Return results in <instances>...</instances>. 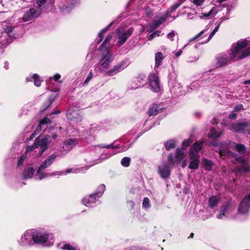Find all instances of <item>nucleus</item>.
<instances>
[{
  "label": "nucleus",
  "mask_w": 250,
  "mask_h": 250,
  "mask_svg": "<svg viewBox=\"0 0 250 250\" xmlns=\"http://www.w3.org/2000/svg\"><path fill=\"white\" fill-rule=\"evenodd\" d=\"M118 35L117 44L119 46L123 45L131 35L133 29L129 28L125 30L123 28H119L116 30Z\"/></svg>",
  "instance_id": "7"
},
{
  "label": "nucleus",
  "mask_w": 250,
  "mask_h": 250,
  "mask_svg": "<svg viewBox=\"0 0 250 250\" xmlns=\"http://www.w3.org/2000/svg\"><path fill=\"white\" fill-rule=\"evenodd\" d=\"M243 109H244L243 105L242 104H238L234 107L233 111L234 112H239Z\"/></svg>",
  "instance_id": "53"
},
{
  "label": "nucleus",
  "mask_w": 250,
  "mask_h": 250,
  "mask_svg": "<svg viewBox=\"0 0 250 250\" xmlns=\"http://www.w3.org/2000/svg\"><path fill=\"white\" fill-rule=\"evenodd\" d=\"M77 144V140L75 139L72 138L68 139L64 142V144L65 146H70L71 148L76 146Z\"/></svg>",
  "instance_id": "31"
},
{
  "label": "nucleus",
  "mask_w": 250,
  "mask_h": 250,
  "mask_svg": "<svg viewBox=\"0 0 250 250\" xmlns=\"http://www.w3.org/2000/svg\"><path fill=\"white\" fill-rule=\"evenodd\" d=\"M41 15L40 9H36L34 7L30 8L26 12L22 17L23 22H26L38 17Z\"/></svg>",
  "instance_id": "13"
},
{
  "label": "nucleus",
  "mask_w": 250,
  "mask_h": 250,
  "mask_svg": "<svg viewBox=\"0 0 250 250\" xmlns=\"http://www.w3.org/2000/svg\"><path fill=\"white\" fill-rule=\"evenodd\" d=\"M36 148H37V146L35 145V144L34 143L33 145L31 146H28L27 147L25 153L26 154L29 152V151H31Z\"/></svg>",
  "instance_id": "54"
},
{
  "label": "nucleus",
  "mask_w": 250,
  "mask_h": 250,
  "mask_svg": "<svg viewBox=\"0 0 250 250\" xmlns=\"http://www.w3.org/2000/svg\"><path fill=\"white\" fill-rule=\"evenodd\" d=\"M112 38V36L111 35H108L106 39H105V40L104 41V42H103V45H104L106 43L108 42H110V41L111 40Z\"/></svg>",
  "instance_id": "61"
},
{
  "label": "nucleus",
  "mask_w": 250,
  "mask_h": 250,
  "mask_svg": "<svg viewBox=\"0 0 250 250\" xmlns=\"http://www.w3.org/2000/svg\"><path fill=\"white\" fill-rule=\"evenodd\" d=\"M159 26V25L158 24V23L155 21H154L152 23L149 25V29L148 30V31H149L150 32H152Z\"/></svg>",
  "instance_id": "44"
},
{
  "label": "nucleus",
  "mask_w": 250,
  "mask_h": 250,
  "mask_svg": "<svg viewBox=\"0 0 250 250\" xmlns=\"http://www.w3.org/2000/svg\"><path fill=\"white\" fill-rule=\"evenodd\" d=\"M105 187L104 185H102L99 187L98 193H97V196H98V197L99 196V195L101 196L103 193L104 190H105Z\"/></svg>",
  "instance_id": "48"
},
{
  "label": "nucleus",
  "mask_w": 250,
  "mask_h": 250,
  "mask_svg": "<svg viewBox=\"0 0 250 250\" xmlns=\"http://www.w3.org/2000/svg\"><path fill=\"white\" fill-rule=\"evenodd\" d=\"M57 157V155L56 154H52L46 157L42 162L36 172V175L39 180H42L48 177V173L44 172L43 170L50 167L55 162Z\"/></svg>",
  "instance_id": "3"
},
{
  "label": "nucleus",
  "mask_w": 250,
  "mask_h": 250,
  "mask_svg": "<svg viewBox=\"0 0 250 250\" xmlns=\"http://www.w3.org/2000/svg\"><path fill=\"white\" fill-rule=\"evenodd\" d=\"M150 87L153 92H159L161 91V86L158 76L154 73L150 74L148 77Z\"/></svg>",
  "instance_id": "11"
},
{
  "label": "nucleus",
  "mask_w": 250,
  "mask_h": 250,
  "mask_svg": "<svg viewBox=\"0 0 250 250\" xmlns=\"http://www.w3.org/2000/svg\"><path fill=\"white\" fill-rule=\"evenodd\" d=\"M113 60V55L108 51L103 52L102 54L101 64L99 68L100 71L105 72Z\"/></svg>",
  "instance_id": "5"
},
{
  "label": "nucleus",
  "mask_w": 250,
  "mask_h": 250,
  "mask_svg": "<svg viewBox=\"0 0 250 250\" xmlns=\"http://www.w3.org/2000/svg\"><path fill=\"white\" fill-rule=\"evenodd\" d=\"M148 114L150 116H152L158 114V107L157 104H152L148 109Z\"/></svg>",
  "instance_id": "28"
},
{
  "label": "nucleus",
  "mask_w": 250,
  "mask_h": 250,
  "mask_svg": "<svg viewBox=\"0 0 250 250\" xmlns=\"http://www.w3.org/2000/svg\"><path fill=\"white\" fill-rule=\"evenodd\" d=\"M47 0H36V5H35L34 8L36 9H40L41 10V14L42 12V6H43L46 2Z\"/></svg>",
  "instance_id": "37"
},
{
  "label": "nucleus",
  "mask_w": 250,
  "mask_h": 250,
  "mask_svg": "<svg viewBox=\"0 0 250 250\" xmlns=\"http://www.w3.org/2000/svg\"><path fill=\"white\" fill-rule=\"evenodd\" d=\"M13 41L10 35L2 33L0 36V46L5 47L11 43Z\"/></svg>",
  "instance_id": "19"
},
{
  "label": "nucleus",
  "mask_w": 250,
  "mask_h": 250,
  "mask_svg": "<svg viewBox=\"0 0 250 250\" xmlns=\"http://www.w3.org/2000/svg\"><path fill=\"white\" fill-rule=\"evenodd\" d=\"M97 197H98L97 193L91 194L89 196L84 198L83 200V203L87 207H91V204L95 203Z\"/></svg>",
  "instance_id": "21"
},
{
  "label": "nucleus",
  "mask_w": 250,
  "mask_h": 250,
  "mask_svg": "<svg viewBox=\"0 0 250 250\" xmlns=\"http://www.w3.org/2000/svg\"><path fill=\"white\" fill-rule=\"evenodd\" d=\"M26 156L25 154L21 155L19 159V161L18 162V165L21 166V165H22L23 163V162L24 161V160L26 159Z\"/></svg>",
  "instance_id": "52"
},
{
  "label": "nucleus",
  "mask_w": 250,
  "mask_h": 250,
  "mask_svg": "<svg viewBox=\"0 0 250 250\" xmlns=\"http://www.w3.org/2000/svg\"><path fill=\"white\" fill-rule=\"evenodd\" d=\"M51 137L47 135L44 137H39L37 138L35 141V145L37 146V148L40 147L41 151L40 154L42 155V153L47 148V145L51 141Z\"/></svg>",
  "instance_id": "10"
},
{
  "label": "nucleus",
  "mask_w": 250,
  "mask_h": 250,
  "mask_svg": "<svg viewBox=\"0 0 250 250\" xmlns=\"http://www.w3.org/2000/svg\"><path fill=\"white\" fill-rule=\"evenodd\" d=\"M50 120L48 118H44L40 121L41 125H45L50 122Z\"/></svg>",
  "instance_id": "56"
},
{
  "label": "nucleus",
  "mask_w": 250,
  "mask_h": 250,
  "mask_svg": "<svg viewBox=\"0 0 250 250\" xmlns=\"http://www.w3.org/2000/svg\"><path fill=\"white\" fill-rule=\"evenodd\" d=\"M78 3V0H72V2H69L68 5L66 6V8H72Z\"/></svg>",
  "instance_id": "51"
},
{
  "label": "nucleus",
  "mask_w": 250,
  "mask_h": 250,
  "mask_svg": "<svg viewBox=\"0 0 250 250\" xmlns=\"http://www.w3.org/2000/svg\"><path fill=\"white\" fill-rule=\"evenodd\" d=\"M218 12L217 8L215 7L212 8L208 13H202L200 16L201 19H206L210 16H215Z\"/></svg>",
  "instance_id": "24"
},
{
  "label": "nucleus",
  "mask_w": 250,
  "mask_h": 250,
  "mask_svg": "<svg viewBox=\"0 0 250 250\" xmlns=\"http://www.w3.org/2000/svg\"><path fill=\"white\" fill-rule=\"evenodd\" d=\"M192 142L190 138H189L187 140H185L182 143V145L184 147H187Z\"/></svg>",
  "instance_id": "50"
},
{
  "label": "nucleus",
  "mask_w": 250,
  "mask_h": 250,
  "mask_svg": "<svg viewBox=\"0 0 250 250\" xmlns=\"http://www.w3.org/2000/svg\"><path fill=\"white\" fill-rule=\"evenodd\" d=\"M186 0H178V1L172 5L167 11L166 15L167 17H171V14L174 12Z\"/></svg>",
  "instance_id": "20"
},
{
  "label": "nucleus",
  "mask_w": 250,
  "mask_h": 250,
  "mask_svg": "<svg viewBox=\"0 0 250 250\" xmlns=\"http://www.w3.org/2000/svg\"><path fill=\"white\" fill-rule=\"evenodd\" d=\"M225 20V19L224 18H222L221 19V21L218 23V24L215 27V28L214 29V30L212 31V32L210 34L208 38V41L210 40L213 36L215 35L216 32L218 30V29L220 27V25L221 23V22Z\"/></svg>",
  "instance_id": "40"
},
{
  "label": "nucleus",
  "mask_w": 250,
  "mask_h": 250,
  "mask_svg": "<svg viewBox=\"0 0 250 250\" xmlns=\"http://www.w3.org/2000/svg\"><path fill=\"white\" fill-rule=\"evenodd\" d=\"M59 247L63 250H76V249L70 244H63L61 243L59 244Z\"/></svg>",
  "instance_id": "35"
},
{
  "label": "nucleus",
  "mask_w": 250,
  "mask_h": 250,
  "mask_svg": "<svg viewBox=\"0 0 250 250\" xmlns=\"http://www.w3.org/2000/svg\"><path fill=\"white\" fill-rule=\"evenodd\" d=\"M127 250H146L145 249L141 248V247L133 246V247H130Z\"/></svg>",
  "instance_id": "59"
},
{
  "label": "nucleus",
  "mask_w": 250,
  "mask_h": 250,
  "mask_svg": "<svg viewBox=\"0 0 250 250\" xmlns=\"http://www.w3.org/2000/svg\"><path fill=\"white\" fill-rule=\"evenodd\" d=\"M128 65L126 61H123L114 66V67L106 72L108 76H112L123 70Z\"/></svg>",
  "instance_id": "12"
},
{
  "label": "nucleus",
  "mask_w": 250,
  "mask_h": 250,
  "mask_svg": "<svg viewBox=\"0 0 250 250\" xmlns=\"http://www.w3.org/2000/svg\"><path fill=\"white\" fill-rule=\"evenodd\" d=\"M167 38L170 40L172 41L173 40V38L175 36V33L174 32H171L167 35Z\"/></svg>",
  "instance_id": "63"
},
{
  "label": "nucleus",
  "mask_w": 250,
  "mask_h": 250,
  "mask_svg": "<svg viewBox=\"0 0 250 250\" xmlns=\"http://www.w3.org/2000/svg\"><path fill=\"white\" fill-rule=\"evenodd\" d=\"M112 22L109 24L106 27L103 29L98 34L99 39L97 41V43L99 44L103 40V36L104 34L108 30L110 26L112 25Z\"/></svg>",
  "instance_id": "26"
},
{
  "label": "nucleus",
  "mask_w": 250,
  "mask_h": 250,
  "mask_svg": "<svg viewBox=\"0 0 250 250\" xmlns=\"http://www.w3.org/2000/svg\"><path fill=\"white\" fill-rule=\"evenodd\" d=\"M191 1L196 6L199 7L203 5L205 0H192Z\"/></svg>",
  "instance_id": "47"
},
{
  "label": "nucleus",
  "mask_w": 250,
  "mask_h": 250,
  "mask_svg": "<svg viewBox=\"0 0 250 250\" xmlns=\"http://www.w3.org/2000/svg\"><path fill=\"white\" fill-rule=\"evenodd\" d=\"M143 207L145 208H148L150 207L149 200L148 198L146 197L144 199Z\"/></svg>",
  "instance_id": "46"
},
{
  "label": "nucleus",
  "mask_w": 250,
  "mask_h": 250,
  "mask_svg": "<svg viewBox=\"0 0 250 250\" xmlns=\"http://www.w3.org/2000/svg\"><path fill=\"white\" fill-rule=\"evenodd\" d=\"M158 172L162 178L165 179L169 177L170 169L167 164H163L158 166Z\"/></svg>",
  "instance_id": "18"
},
{
  "label": "nucleus",
  "mask_w": 250,
  "mask_h": 250,
  "mask_svg": "<svg viewBox=\"0 0 250 250\" xmlns=\"http://www.w3.org/2000/svg\"><path fill=\"white\" fill-rule=\"evenodd\" d=\"M248 127V123L243 121L231 125L229 129L235 132L245 134L246 133V129Z\"/></svg>",
  "instance_id": "14"
},
{
  "label": "nucleus",
  "mask_w": 250,
  "mask_h": 250,
  "mask_svg": "<svg viewBox=\"0 0 250 250\" xmlns=\"http://www.w3.org/2000/svg\"><path fill=\"white\" fill-rule=\"evenodd\" d=\"M250 208V194L246 196L241 202L238 208L239 212L246 214L249 212Z\"/></svg>",
  "instance_id": "17"
},
{
  "label": "nucleus",
  "mask_w": 250,
  "mask_h": 250,
  "mask_svg": "<svg viewBox=\"0 0 250 250\" xmlns=\"http://www.w3.org/2000/svg\"><path fill=\"white\" fill-rule=\"evenodd\" d=\"M4 30L5 31V32H4V33L7 34L9 35H10V37H11L12 39L14 38L15 35L13 32L14 30V27L12 25H8L6 26H4Z\"/></svg>",
  "instance_id": "27"
},
{
  "label": "nucleus",
  "mask_w": 250,
  "mask_h": 250,
  "mask_svg": "<svg viewBox=\"0 0 250 250\" xmlns=\"http://www.w3.org/2000/svg\"><path fill=\"white\" fill-rule=\"evenodd\" d=\"M161 31L160 30H157L153 32L152 34H150L148 37V40L149 41H151L154 38H155L156 36H159L161 34Z\"/></svg>",
  "instance_id": "45"
},
{
  "label": "nucleus",
  "mask_w": 250,
  "mask_h": 250,
  "mask_svg": "<svg viewBox=\"0 0 250 250\" xmlns=\"http://www.w3.org/2000/svg\"><path fill=\"white\" fill-rule=\"evenodd\" d=\"M236 167L233 169L234 173L250 171V162L239 157L235 159Z\"/></svg>",
  "instance_id": "4"
},
{
  "label": "nucleus",
  "mask_w": 250,
  "mask_h": 250,
  "mask_svg": "<svg viewBox=\"0 0 250 250\" xmlns=\"http://www.w3.org/2000/svg\"><path fill=\"white\" fill-rule=\"evenodd\" d=\"M219 155L222 156H229L231 154L226 145H223L219 148Z\"/></svg>",
  "instance_id": "22"
},
{
  "label": "nucleus",
  "mask_w": 250,
  "mask_h": 250,
  "mask_svg": "<svg viewBox=\"0 0 250 250\" xmlns=\"http://www.w3.org/2000/svg\"><path fill=\"white\" fill-rule=\"evenodd\" d=\"M167 18L168 17H167V16L165 15V16L161 17L158 20L155 21L160 26L167 19Z\"/></svg>",
  "instance_id": "49"
},
{
  "label": "nucleus",
  "mask_w": 250,
  "mask_h": 250,
  "mask_svg": "<svg viewBox=\"0 0 250 250\" xmlns=\"http://www.w3.org/2000/svg\"><path fill=\"white\" fill-rule=\"evenodd\" d=\"M203 142L198 141L192 146L189 150V158L190 162L188 167L192 169L198 168L199 165L200 156L198 154L199 151L202 148Z\"/></svg>",
  "instance_id": "2"
},
{
  "label": "nucleus",
  "mask_w": 250,
  "mask_h": 250,
  "mask_svg": "<svg viewBox=\"0 0 250 250\" xmlns=\"http://www.w3.org/2000/svg\"><path fill=\"white\" fill-rule=\"evenodd\" d=\"M205 30H203L202 31H201L199 33H198L197 35H196L194 37H193V38L191 39L190 40V41H194L196 39H197L198 37H199L200 36H201L202 35H203L204 33H205Z\"/></svg>",
  "instance_id": "60"
},
{
  "label": "nucleus",
  "mask_w": 250,
  "mask_h": 250,
  "mask_svg": "<svg viewBox=\"0 0 250 250\" xmlns=\"http://www.w3.org/2000/svg\"><path fill=\"white\" fill-rule=\"evenodd\" d=\"M176 75L174 73H171L169 75V86H173L176 83Z\"/></svg>",
  "instance_id": "38"
},
{
  "label": "nucleus",
  "mask_w": 250,
  "mask_h": 250,
  "mask_svg": "<svg viewBox=\"0 0 250 250\" xmlns=\"http://www.w3.org/2000/svg\"><path fill=\"white\" fill-rule=\"evenodd\" d=\"M63 173L60 171L55 172L51 173H48V176H57L62 175Z\"/></svg>",
  "instance_id": "62"
},
{
  "label": "nucleus",
  "mask_w": 250,
  "mask_h": 250,
  "mask_svg": "<svg viewBox=\"0 0 250 250\" xmlns=\"http://www.w3.org/2000/svg\"><path fill=\"white\" fill-rule=\"evenodd\" d=\"M163 59V54L161 52H157L155 55V66L158 67Z\"/></svg>",
  "instance_id": "32"
},
{
  "label": "nucleus",
  "mask_w": 250,
  "mask_h": 250,
  "mask_svg": "<svg viewBox=\"0 0 250 250\" xmlns=\"http://www.w3.org/2000/svg\"><path fill=\"white\" fill-rule=\"evenodd\" d=\"M66 116L69 120L73 121L76 124H78L82 121V117L78 111L71 108L67 110Z\"/></svg>",
  "instance_id": "16"
},
{
  "label": "nucleus",
  "mask_w": 250,
  "mask_h": 250,
  "mask_svg": "<svg viewBox=\"0 0 250 250\" xmlns=\"http://www.w3.org/2000/svg\"><path fill=\"white\" fill-rule=\"evenodd\" d=\"M165 146L167 150H170L171 149L175 147V142L174 140H169L165 143Z\"/></svg>",
  "instance_id": "39"
},
{
  "label": "nucleus",
  "mask_w": 250,
  "mask_h": 250,
  "mask_svg": "<svg viewBox=\"0 0 250 250\" xmlns=\"http://www.w3.org/2000/svg\"><path fill=\"white\" fill-rule=\"evenodd\" d=\"M230 57L232 62L243 59L250 56V41H239L230 49Z\"/></svg>",
  "instance_id": "1"
},
{
  "label": "nucleus",
  "mask_w": 250,
  "mask_h": 250,
  "mask_svg": "<svg viewBox=\"0 0 250 250\" xmlns=\"http://www.w3.org/2000/svg\"><path fill=\"white\" fill-rule=\"evenodd\" d=\"M130 162V159L129 157H124L121 160V164L123 166L127 167L129 166Z\"/></svg>",
  "instance_id": "43"
},
{
  "label": "nucleus",
  "mask_w": 250,
  "mask_h": 250,
  "mask_svg": "<svg viewBox=\"0 0 250 250\" xmlns=\"http://www.w3.org/2000/svg\"><path fill=\"white\" fill-rule=\"evenodd\" d=\"M34 169L32 167H28L25 168L24 173L23 177L24 178H30L33 176L34 173Z\"/></svg>",
  "instance_id": "23"
},
{
  "label": "nucleus",
  "mask_w": 250,
  "mask_h": 250,
  "mask_svg": "<svg viewBox=\"0 0 250 250\" xmlns=\"http://www.w3.org/2000/svg\"><path fill=\"white\" fill-rule=\"evenodd\" d=\"M146 76L144 74H140L139 75L136 79L135 81V83H139V85L137 86H132V89H136L139 87L141 86V84H143V83L145 82Z\"/></svg>",
  "instance_id": "25"
},
{
  "label": "nucleus",
  "mask_w": 250,
  "mask_h": 250,
  "mask_svg": "<svg viewBox=\"0 0 250 250\" xmlns=\"http://www.w3.org/2000/svg\"><path fill=\"white\" fill-rule=\"evenodd\" d=\"M235 208L231 200H229L221 208L219 214L217 215L218 219H223L227 217Z\"/></svg>",
  "instance_id": "9"
},
{
  "label": "nucleus",
  "mask_w": 250,
  "mask_h": 250,
  "mask_svg": "<svg viewBox=\"0 0 250 250\" xmlns=\"http://www.w3.org/2000/svg\"><path fill=\"white\" fill-rule=\"evenodd\" d=\"M237 117V115L233 112H232L229 115V118L230 119H235Z\"/></svg>",
  "instance_id": "64"
},
{
  "label": "nucleus",
  "mask_w": 250,
  "mask_h": 250,
  "mask_svg": "<svg viewBox=\"0 0 250 250\" xmlns=\"http://www.w3.org/2000/svg\"><path fill=\"white\" fill-rule=\"evenodd\" d=\"M185 157V152L181 149H177L176 152V158L178 162L180 161Z\"/></svg>",
  "instance_id": "29"
},
{
  "label": "nucleus",
  "mask_w": 250,
  "mask_h": 250,
  "mask_svg": "<svg viewBox=\"0 0 250 250\" xmlns=\"http://www.w3.org/2000/svg\"><path fill=\"white\" fill-rule=\"evenodd\" d=\"M33 243L43 244L47 242L49 235L44 231L33 230Z\"/></svg>",
  "instance_id": "8"
},
{
  "label": "nucleus",
  "mask_w": 250,
  "mask_h": 250,
  "mask_svg": "<svg viewBox=\"0 0 250 250\" xmlns=\"http://www.w3.org/2000/svg\"><path fill=\"white\" fill-rule=\"evenodd\" d=\"M31 78L33 80L34 84L36 86L38 87L41 85V82L42 81V80L40 78L39 75L35 74L31 77Z\"/></svg>",
  "instance_id": "33"
},
{
  "label": "nucleus",
  "mask_w": 250,
  "mask_h": 250,
  "mask_svg": "<svg viewBox=\"0 0 250 250\" xmlns=\"http://www.w3.org/2000/svg\"><path fill=\"white\" fill-rule=\"evenodd\" d=\"M222 134V132H217L214 128H212L208 133V137L212 138H217L219 137Z\"/></svg>",
  "instance_id": "34"
},
{
  "label": "nucleus",
  "mask_w": 250,
  "mask_h": 250,
  "mask_svg": "<svg viewBox=\"0 0 250 250\" xmlns=\"http://www.w3.org/2000/svg\"><path fill=\"white\" fill-rule=\"evenodd\" d=\"M235 145V148L240 153L244 154L246 151V149L244 145L242 144H233Z\"/></svg>",
  "instance_id": "36"
},
{
  "label": "nucleus",
  "mask_w": 250,
  "mask_h": 250,
  "mask_svg": "<svg viewBox=\"0 0 250 250\" xmlns=\"http://www.w3.org/2000/svg\"><path fill=\"white\" fill-rule=\"evenodd\" d=\"M145 12L146 16L148 17H150L152 15V11L151 9L148 7L146 9Z\"/></svg>",
  "instance_id": "58"
},
{
  "label": "nucleus",
  "mask_w": 250,
  "mask_h": 250,
  "mask_svg": "<svg viewBox=\"0 0 250 250\" xmlns=\"http://www.w3.org/2000/svg\"><path fill=\"white\" fill-rule=\"evenodd\" d=\"M168 162L170 165H173L175 164V162L174 161L173 156L171 154H170L167 158Z\"/></svg>",
  "instance_id": "55"
},
{
  "label": "nucleus",
  "mask_w": 250,
  "mask_h": 250,
  "mask_svg": "<svg viewBox=\"0 0 250 250\" xmlns=\"http://www.w3.org/2000/svg\"><path fill=\"white\" fill-rule=\"evenodd\" d=\"M209 206L210 208H213L216 207L219 202V199L216 196H212L209 200Z\"/></svg>",
  "instance_id": "30"
},
{
  "label": "nucleus",
  "mask_w": 250,
  "mask_h": 250,
  "mask_svg": "<svg viewBox=\"0 0 250 250\" xmlns=\"http://www.w3.org/2000/svg\"><path fill=\"white\" fill-rule=\"evenodd\" d=\"M216 64L218 67L228 65L232 62V60L230 57V53H229V56L223 53L218 54L216 58Z\"/></svg>",
  "instance_id": "15"
},
{
  "label": "nucleus",
  "mask_w": 250,
  "mask_h": 250,
  "mask_svg": "<svg viewBox=\"0 0 250 250\" xmlns=\"http://www.w3.org/2000/svg\"><path fill=\"white\" fill-rule=\"evenodd\" d=\"M88 168V167H82L80 168H77V169H72V168H68L66 170V173H69L70 172H73V173H78L80 171H83V169L85 170L87 169Z\"/></svg>",
  "instance_id": "42"
},
{
  "label": "nucleus",
  "mask_w": 250,
  "mask_h": 250,
  "mask_svg": "<svg viewBox=\"0 0 250 250\" xmlns=\"http://www.w3.org/2000/svg\"><path fill=\"white\" fill-rule=\"evenodd\" d=\"M33 229L26 230L18 240L19 244L21 246H31L33 243Z\"/></svg>",
  "instance_id": "6"
},
{
  "label": "nucleus",
  "mask_w": 250,
  "mask_h": 250,
  "mask_svg": "<svg viewBox=\"0 0 250 250\" xmlns=\"http://www.w3.org/2000/svg\"><path fill=\"white\" fill-rule=\"evenodd\" d=\"M93 77V74H92V73L91 72H90L87 77L86 78V80H85L84 82V84H87L89 82V81L91 79V78H92Z\"/></svg>",
  "instance_id": "57"
},
{
  "label": "nucleus",
  "mask_w": 250,
  "mask_h": 250,
  "mask_svg": "<svg viewBox=\"0 0 250 250\" xmlns=\"http://www.w3.org/2000/svg\"><path fill=\"white\" fill-rule=\"evenodd\" d=\"M203 163L205 168L207 170H210L212 166V162L211 161L208 160L206 159L203 160Z\"/></svg>",
  "instance_id": "41"
}]
</instances>
